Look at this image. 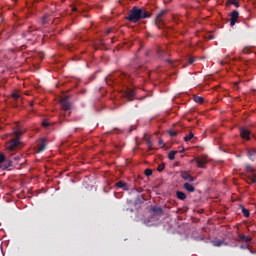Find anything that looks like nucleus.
<instances>
[{"mask_svg":"<svg viewBox=\"0 0 256 256\" xmlns=\"http://www.w3.org/2000/svg\"><path fill=\"white\" fill-rule=\"evenodd\" d=\"M21 135H23V131L21 128L16 126L11 134H8L10 140L6 143L7 151H17L21 149Z\"/></svg>","mask_w":256,"mask_h":256,"instance_id":"f257e3e1","label":"nucleus"},{"mask_svg":"<svg viewBox=\"0 0 256 256\" xmlns=\"http://www.w3.org/2000/svg\"><path fill=\"white\" fill-rule=\"evenodd\" d=\"M149 17H151V14H149L145 8L135 6L132 8L126 19L127 21H130V23H139L141 19H149Z\"/></svg>","mask_w":256,"mask_h":256,"instance_id":"f03ea898","label":"nucleus"},{"mask_svg":"<svg viewBox=\"0 0 256 256\" xmlns=\"http://www.w3.org/2000/svg\"><path fill=\"white\" fill-rule=\"evenodd\" d=\"M131 79V76H129V74L123 73V72H118L115 74V76H108L106 78V83L108 85H111V83H109V81H112L114 83H119V81H127Z\"/></svg>","mask_w":256,"mask_h":256,"instance_id":"7ed1b4c3","label":"nucleus"},{"mask_svg":"<svg viewBox=\"0 0 256 256\" xmlns=\"http://www.w3.org/2000/svg\"><path fill=\"white\" fill-rule=\"evenodd\" d=\"M167 13V10H161L160 13L157 14L155 18V25L158 27V29H161L163 27V17H165V14Z\"/></svg>","mask_w":256,"mask_h":256,"instance_id":"20e7f679","label":"nucleus"},{"mask_svg":"<svg viewBox=\"0 0 256 256\" xmlns=\"http://www.w3.org/2000/svg\"><path fill=\"white\" fill-rule=\"evenodd\" d=\"M60 105L63 111H69V109H71V102H69V96L61 98Z\"/></svg>","mask_w":256,"mask_h":256,"instance_id":"39448f33","label":"nucleus"},{"mask_svg":"<svg viewBox=\"0 0 256 256\" xmlns=\"http://www.w3.org/2000/svg\"><path fill=\"white\" fill-rule=\"evenodd\" d=\"M230 17V27H235V23H237V19H239V11L233 10Z\"/></svg>","mask_w":256,"mask_h":256,"instance_id":"423d86ee","label":"nucleus"},{"mask_svg":"<svg viewBox=\"0 0 256 256\" xmlns=\"http://www.w3.org/2000/svg\"><path fill=\"white\" fill-rule=\"evenodd\" d=\"M240 135L242 139L249 141L251 139V131L247 128H240Z\"/></svg>","mask_w":256,"mask_h":256,"instance_id":"0eeeda50","label":"nucleus"},{"mask_svg":"<svg viewBox=\"0 0 256 256\" xmlns=\"http://www.w3.org/2000/svg\"><path fill=\"white\" fill-rule=\"evenodd\" d=\"M47 149V140L42 139L37 144V153H43Z\"/></svg>","mask_w":256,"mask_h":256,"instance_id":"6e6552de","label":"nucleus"},{"mask_svg":"<svg viewBox=\"0 0 256 256\" xmlns=\"http://www.w3.org/2000/svg\"><path fill=\"white\" fill-rule=\"evenodd\" d=\"M194 161H196L197 166L200 169H205V166L207 165V158L206 157L194 158Z\"/></svg>","mask_w":256,"mask_h":256,"instance_id":"1a4fd4ad","label":"nucleus"},{"mask_svg":"<svg viewBox=\"0 0 256 256\" xmlns=\"http://www.w3.org/2000/svg\"><path fill=\"white\" fill-rule=\"evenodd\" d=\"M115 187H116V189H122L123 191H129V185L123 180L116 182Z\"/></svg>","mask_w":256,"mask_h":256,"instance_id":"9d476101","label":"nucleus"},{"mask_svg":"<svg viewBox=\"0 0 256 256\" xmlns=\"http://www.w3.org/2000/svg\"><path fill=\"white\" fill-rule=\"evenodd\" d=\"M124 97H126V99H128V101H133V97H135V90H133L131 88H127L124 91Z\"/></svg>","mask_w":256,"mask_h":256,"instance_id":"9b49d317","label":"nucleus"},{"mask_svg":"<svg viewBox=\"0 0 256 256\" xmlns=\"http://www.w3.org/2000/svg\"><path fill=\"white\" fill-rule=\"evenodd\" d=\"M181 177H182V179H184V181H190L191 183H193V181H195V178L192 177L191 174L187 171H182Z\"/></svg>","mask_w":256,"mask_h":256,"instance_id":"f8f14e48","label":"nucleus"},{"mask_svg":"<svg viewBox=\"0 0 256 256\" xmlns=\"http://www.w3.org/2000/svg\"><path fill=\"white\" fill-rule=\"evenodd\" d=\"M247 157L250 159V161H255V157H256L255 148L247 149Z\"/></svg>","mask_w":256,"mask_h":256,"instance_id":"ddd939ff","label":"nucleus"},{"mask_svg":"<svg viewBox=\"0 0 256 256\" xmlns=\"http://www.w3.org/2000/svg\"><path fill=\"white\" fill-rule=\"evenodd\" d=\"M151 211L155 214V215H164L163 212V208L159 207V206H153Z\"/></svg>","mask_w":256,"mask_h":256,"instance_id":"4468645a","label":"nucleus"},{"mask_svg":"<svg viewBox=\"0 0 256 256\" xmlns=\"http://www.w3.org/2000/svg\"><path fill=\"white\" fill-rule=\"evenodd\" d=\"M0 167L1 169H9V167H13V161L6 160Z\"/></svg>","mask_w":256,"mask_h":256,"instance_id":"2eb2a0df","label":"nucleus"},{"mask_svg":"<svg viewBox=\"0 0 256 256\" xmlns=\"http://www.w3.org/2000/svg\"><path fill=\"white\" fill-rule=\"evenodd\" d=\"M184 189H186L188 193H195V187L189 183L184 184Z\"/></svg>","mask_w":256,"mask_h":256,"instance_id":"dca6fc26","label":"nucleus"},{"mask_svg":"<svg viewBox=\"0 0 256 256\" xmlns=\"http://www.w3.org/2000/svg\"><path fill=\"white\" fill-rule=\"evenodd\" d=\"M239 239L242 240L243 243H251L252 241L251 237L246 236L244 234H240Z\"/></svg>","mask_w":256,"mask_h":256,"instance_id":"f3484780","label":"nucleus"},{"mask_svg":"<svg viewBox=\"0 0 256 256\" xmlns=\"http://www.w3.org/2000/svg\"><path fill=\"white\" fill-rule=\"evenodd\" d=\"M176 197L178 199H180V201H185V199H187V194H185L184 192H181V191H177Z\"/></svg>","mask_w":256,"mask_h":256,"instance_id":"a211bd4d","label":"nucleus"},{"mask_svg":"<svg viewBox=\"0 0 256 256\" xmlns=\"http://www.w3.org/2000/svg\"><path fill=\"white\" fill-rule=\"evenodd\" d=\"M240 209L244 215V217H250L251 212H249V209L245 208V206L240 205Z\"/></svg>","mask_w":256,"mask_h":256,"instance_id":"6ab92c4d","label":"nucleus"},{"mask_svg":"<svg viewBox=\"0 0 256 256\" xmlns=\"http://www.w3.org/2000/svg\"><path fill=\"white\" fill-rule=\"evenodd\" d=\"M145 142L148 146V151H153V142H151V138H145Z\"/></svg>","mask_w":256,"mask_h":256,"instance_id":"aec40b11","label":"nucleus"},{"mask_svg":"<svg viewBox=\"0 0 256 256\" xmlns=\"http://www.w3.org/2000/svg\"><path fill=\"white\" fill-rule=\"evenodd\" d=\"M23 39H26L27 41H31V31H26L22 33Z\"/></svg>","mask_w":256,"mask_h":256,"instance_id":"412c9836","label":"nucleus"},{"mask_svg":"<svg viewBox=\"0 0 256 256\" xmlns=\"http://www.w3.org/2000/svg\"><path fill=\"white\" fill-rule=\"evenodd\" d=\"M247 183H250V184L256 183V175L252 174L251 176H248Z\"/></svg>","mask_w":256,"mask_h":256,"instance_id":"4be33fe9","label":"nucleus"},{"mask_svg":"<svg viewBox=\"0 0 256 256\" xmlns=\"http://www.w3.org/2000/svg\"><path fill=\"white\" fill-rule=\"evenodd\" d=\"M194 101H195V103H199L201 105V103H203L205 101V98L195 95Z\"/></svg>","mask_w":256,"mask_h":256,"instance_id":"5701e85b","label":"nucleus"},{"mask_svg":"<svg viewBox=\"0 0 256 256\" xmlns=\"http://www.w3.org/2000/svg\"><path fill=\"white\" fill-rule=\"evenodd\" d=\"M245 169H246L247 173H255V168L251 167L250 164H246Z\"/></svg>","mask_w":256,"mask_h":256,"instance_id":"b1692460","label":"nucleus"},{"mask_svg":"<svg viewBox=\"0 0 256 256\" xmlns=\"http://www.w3.org/2000/svg\"><path fill=\"white\" fill-rule=\"evenodd\" d=\"M175 155H177V151H170L168 154V159H170V161H173L175 159Z\"/></svg>","mask_w":256,"mask_h":256,"instance_id":"393cba45","label":"nucleus"},{"mask_svg":"<svg viewBox=\"0 0 256 256\" xmlns=\"http://www.w3.org/2000/svg\"><path fill=\"white\" fill-rule=\"evenodd\" d=\"M225 242L223 240H215L213 242L214 247H221Z\"/></svg>","mask_w":256,"mask_h":256,"instance_id":"a878e982","label":"nucleus"},{"mask_svg":"<svg viewBox=\"0 0 256 256\" xmlns=\"http://www.w3.org/2000/svg\"><path fill=\"white\" fill-rule=\"evenodd\" d=\"M193 137H195V134H193V132H190L189 135L184 137V141H186V142L191 141V139H193Z\"/></svg>","mask_w":256,"mask_h":256,"instance_id":"bb28decb","label":"nucleus"},{"mask_svg":"<svg viewBox=\"0 0 256 256\" xmlns=\"http://www.w3.org/2000/svg\"><path fill=\"white\" fill-rule=\"evenodd\" d=\"M12 97L15 101H19V99H21V94L19 93H13Z\"/></svg>","mask_w":256,"mask_h":256,"instance_id":"cd10ccee","label":"nucleus"},{"mask_svg":"<svg viewBox=\"0 0 256 256\" xmlns=\"http://www.w3.org/2000/svg\"><path fill=\"white\" fill-rule=\"evenodd\" d=\"M7 161L6 157L4 154H0V166L3 165Z\"/></svg>","mask_w":256,"mask_h":256,"instance_id":"c85d7f7f","label":"nucleus"},{"mask_svg":"<svg viewBox=\"0 0 256 256\" xmlns=\"http://www.w3.org/2000/svg\"><path fill=\"white\" fill-rule=\"evenodd\" d=\"M144 173H145L146 177H151V175H153V170L146 169Z\"/></svg>","mask_w":256,"mask_h":256,"instance_id":"c756f323","label":"nucleus"},{"mask_svg":"<svg viewBox=\"0 0 256 256\" xmlns=\"http://www.w3.org/2000/svg\"><path fill=\"white\" fill-rule=\"evenodd\" d=\"M165 55H166V53L163 52V50H159V51H158V57H159L160 59H164Z\"/></svg>","mask_w":256,"mask_h":256,"instance_id":"7c9ffc66","label":"nucleus"},{"mask_svg":"<svg viewBox=\"0 0 256 256\" xmlns=\"http://www.w3.org/2000/svg\"><path fill=\"white\" fill-rule=\"evenodd\" d=\"M169 135H170V137H177V131H175V130H170V131H169Z\"/></svg>","mask_w":256,"mask_h":256,"instance_id":"2f4dec72","label":"nucleus"},{"mask_svg":"<svg viewBox=\"0 0 256 256\" xmlns=\"http://www.w3.org/2000/svg\"><path fill=\"white\" fill-rule=\"evenodd\" d=\"M242 52L245 54V55H249V53H251V49H249V48H244L243 50H242Z\"/></svg>","mask_w":256,"mask_h":256,"instance_id":"473e14b6","label":"nucleus"},{"mask_svg":"<svg viewBox=\"0 0 256 256\" xmlns=\"http://www.w3.org/2000/svg\"><path fill=\"white\" fill-rule=\"evenodd\" d=\"M165 169V165L164 164H160L157 168V171H159V173H161V171H163Z\"/></svg>","mask_w":256,"mask_h":256,"instance_id":"72a5a7b5","label":"nucleus"},{"mask_svg":"<svg viewBox=\"0 0 256 256\" xmlns=\"http://www.w3.org/2000/svg\"><path fill=\"white\" fill-rule=\"evenodd\" d=\"M231 5H234L235 7H239V2L237 0H231Z\"/></svg>","mask_w":256,"mask_h":256,"instance_id":"f704fd0d","label":"nucleus"},{"mask_svg":"<svg viewBox=\"0 0 256 256\" xmlns=\"http://www.w3.org/2000/svg\"><path fill=\"white\" fill-rule=\"evenodd\" d=\"M42 25H46L47 23V16H44L41 21Z\"/></svg>","mask_w":256,"mask_h":256,"instance_id":"c9c22d12","label":"nucleus"},{"mask_svg":"<svg viewBox=\"0 0 256 256\" xmlns=\"http://www.w3.org/2000/svg\"><path fill=\"white\" fill-rule=\"evenodd\" d=\"M188 63H189V65H193V63H195V59L189 58Z\"/></svg>","mask_w":256,"mask_h":256,"instance_id":"e433bc0d","label":"nucleus"},{"mask_svg":"<svg viewBox=\"0 0 256 256\" xmlns=\"http://www.w3.org/2000/svg\"><path fill=\"white\" fill-rule=\"evenodd\" d=\"M43 127H49V123L47 121L42 122Z\"/></svg>","mask_w":256,"mask_h":256,"instance_id":"4c0bfd02","label":"nucleus"},{"mask_svg":"<svg viewBox=\"0 0 256 256\" xmlns=\"http://www.w3.org/2000/svg\"><path fill=\"white\" fill-rule=\"evenodd\" d=\"M159 145H161V147H165V143H163V140H159Z\"/></svg>","mask_w":256,"mask_h":256,"instance_id":"58836bf2","label":"nucleus"},{"mask_svg":"<svg viewBox=\"0 0 256 256\" xmlns=\"http://www.w3.org/2000/svg\"><path fill=\"white\" fill-rule=\"evenodd\" d=\"M19 159H20L19 156L14 157V161H19Z\"/></svg>","mask_w":256,"mask_h":256,"instance_id":"ea45409f","label":"nucleus"},{"mask_svg":"<svg viewBox=\"0 0 256 256\" xmlns=\"http://www.w3.org/2000/svg\"><path fill=\"white\" fill-rule=\"evenodd\" d=\"M235 87H239V82L234 83Z\"/></svg>","mask_w":256,"mask_h":256,"instance_id":"a19ab883","label":"nucleus"},{"mask_svg":"<svg viewBox=\"0 0 256 256\" xmlns=\"http://www.w3.org/2000/svg\"><path fill=\"white\" fill-rule=\"evenodd\" d=\"M109 33H111V29H108L106 34L109 35Z\"/></svg>","mask_w":256,"mask_h":256,"instance_id":"79ce46f5","label":"nucleus"},{"mask_svg":"<svg viewBox=\"0 0 256 256\" xmlns=\"http://www.w3.org/2000/svg\"><path fill=\"white\" fill-rule=\"evenodd\" d=\"M166 63H169V64H171V60H169V59H166Z\"/></svg>","mask_w":256,"mask_h":256,"instance_id":"37998d69","label":"nucleus"},{"mask_svg":"<svg viewBox=\"0 0 256 256\" xmlns=\"http://www.w3.org/2000/svg\"><path fill=\"white\" fill-rule=\"evenodd\" d=\"M180 153H185V148H183L182 150H180Z\"/></svg>","mask_w":256,"mask_h":256,"instance_id":"c03bdc74","label":"nucleus"},{"mask_svg":"<svg viewBox=\"0 0 256 256\" xmlns=\"http://www.w3.org/2000/svg\"><path fill=\"white\" fill-rule=\"evenodd\" d=\"M72 11H77V7H73V8H72Z\"/></svg>","mask_w":256,"mask_h":256,"instance_id":"a18cd8bd","label":"nucleus"},{"mask_svg":"<svg viewBox=\"0 0 256 256\" xmlns=\"http://www.w3.org/2000/svg\"><path fill=\"white\" fill-rule=\"evenodd\" d=\"M29 105H30V107H33V102H30Z\"/></svg>","mask_w":256,"mask_h":256,"instance_id":"49530a36","label":"nucleus"},{"mask_svg":"<svg viewBox=\"0 0 256 256\" xmlns=\"http://www.w3.org/2000/svg\"><path fill=\"white\" fill-rule=\"evenodd\" d=\"M210 39H213V36H210Z\"/></svg>","mask_w":256,"mask_h":256,"instance_id":"de8ad7c7","label":"nucleus"},{"mask_svg":"<svg viewBox=\"0 0 256 256\" xmlns=\"http://www.w3.org/2000/svg\"><path fill=\"white\" fill-rule=\"evenodd\" d=\"M224 63H223V61H221V65H223Z\"/></svg>","mask_w":256,"mask_h":256,"instance_id":"09e8293b","label":"nucleus"}]
</instances>
